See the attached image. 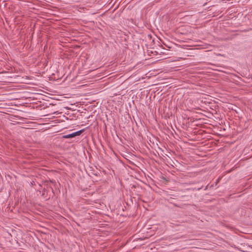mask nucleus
Wrapping results in <instances>:
<instances>
[{
    "label": "nucleus",
    "mask_w": 252,
    "mask_h": 252,
    "mask_svg": "<svg viewBox=\"0 0 252 252\" xmlns=\"http://www.w3.org/2000/svg\"><path fill=\"white\" fill-rule=\"evenodd\" d=\"M84 129H82L70 134L64 135L63 136V138L64 139H68L73 138L77 136H79L84 131Z\"/></svg>",
    "instance_id": "1"
}]
</instances>
